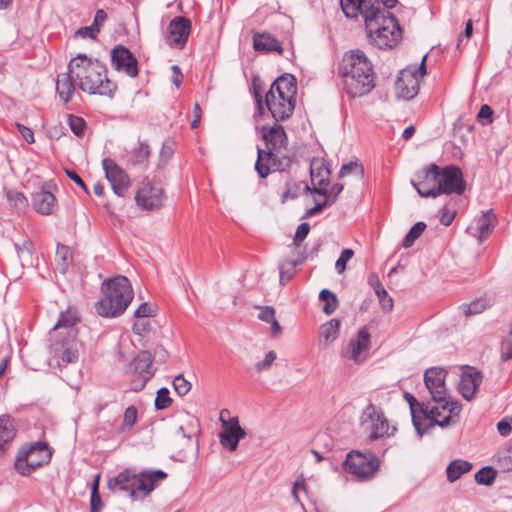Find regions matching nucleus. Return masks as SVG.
Returning <instances> with one entry per match:
<instances>
[{"instance_id":"nucleus-3","label":"nucleus","mask_w":512,"mask_h":512,"mask_svg":"<svg viewBox=\"0 0 512 512\" xmlns=\"http://www.w3.org/2000/svg\"><path fill=\"white\" fill-rule=\"evenodd\" d=\"M68 68L83 92L112 97L116 91V84L107 76L106 66L97 59L78 54L70 60Z\"/></svg>"},{"instance_id":"nucleus-18","label":"nucleus","mask_w":512,"mask_h":512,"mask_svg":"<svg viewBox=\"0 0 512 512\" xmlns=\"http://www.w3.org/2000/svg\"><path fill=\"white\" fill-rule=\"evenodd\" d=\"M438 170L439 166L432 163L425 167L417 179H412L411 184L422 197L436 198L439 196L438 189Z\"/></svg>"},{"instance_id":"nucleus-49","label":"nucleus","mask_w":512,"mask_h":512,"mask_svg":"<svg viewBox=\"0 0 512 512\" xmlns=\"http://www.w3.org/2000/svg\"><path fill=\"white\" fill-rule=\"evenodd\" d=\"M276 359H277L276 352L275 351H269L268 353H266V355H265L263 360L258 361V362H256L254 364L253 369L257 373H262V372H265V371H269Z\"/></svg>"},{"instance_id":"nucleus-6","label":"nucleus","mask_w":512,"mask_h":512,"mask_svg":"<svg viewBox=\"0 0 512 512\" xmlns=\"http://www.w3.org/2000/svg\"><path fill=\"white\" fill-rule=\"evenodd\" d=\"M103 297L96 303V311L103 317L121 315L133 299L132 286L125 276L106 279L101 286Z\"/></svg>"},{"instance_id":"nucleus-58","label":"nucleus","mask_w":512,"mask_h":512,"mask_svg":"<svg viewBox=\"0 0 512 512\" xmlns=\"http://www.w3.org/2000/svg\"><path fill=\"white\" fill-rule=\"evenodd\" d=\"M342 190H343V185L337 183V184H334L330 190L326 189V194H320V195L324 196L325 200L333 199L332 201H330V205H332L333 203H335L338 195L342 192Z\"/></svg>"},{"instance_id":"nucleus-63","label":"nucleus","mask_w":512,"mask_h":512,"mask_svg":"<svg viewBox=\"0 0 512 512\" xmlns=\"http://www.w3.org/2000/svg\"><path fill=\"white\" fill-rule=\"evenodd\" d=\"M456 215L455 211H449L446 207L442 209V214L440 218V222L444 226H449L454 220Z\"/></svg>"},{"instance_id":"nucleus-27","label":"nucleus","mask_w":512,"mask_h":512,"mask_svg":"<svg viewBox=\"0 0 512 512\" xmlns=\"http://www.w3.org/2000/svg\"><path fill=\"white\" fill-rule=\"evenodd\" d=\"M253 49L256 52H277L282 54L281 42L268 32H257L253 35Z\"/></svg>"},{"instance_id":"nucleus-53","label":"nucleus","mask_w":512,"mask_h":512,"mask_svg":"<svg viewBox=\"0 0 512 512\" xmlns=\"http://www.w3.org/2000/svg\"><path fill=\"white\" fill-rule=\"evenodd\" d=\"M173 386L179 396H185L191 390V383L182 374L174 378Z\"/></svg>"},{"instance_id":"nucleus-54","label":"nucleus","mask_w":512,"mask_h":512,"mask_svg":"<svg viewBox=\"0 0 512 512\" xmlns=\"http://www.w3.org/2000/svg\"><path fill=\"white\" fill-rule=\"evenodd\" d=\"M354 256V251L350 248L344 249L335 263V269L338 274L346 270L347 262Z\"/></svg>"},{"instance_id":"nucleus-7","label":"nucleus","mask_w":512,"mask_h":512,"mask_svg":"<svg viewBox=\"0 0 512 512\" xmlns=\"http://www.w3.org/2000/svg\"><path fill=\"white\" fill-rule=\"evenodd\" d=\"M51 457L52 449L46 442L24 445L18 451L14 467L19 474L28 476L37 468L48 464Z\"/></svg>"},{"instance_id":"nucleus-28","label":"nucleus","mask_w":512,"mask_h":512,"mask_svg":"<svg viewBox=\"0 0 512 512\" xmlns=\"http://www.w3.org/2000/svg\"><path fill=\"white\" fill-rule=\"evenodd\" d=\"M370 344V333L362 328L359 330L357 338L351 339L347 349V356L354 360L358 361L361 353L368 349Z\"/></svg>"},{"instance_id":"nucleus-11","label":"nucleus","mask_w":512,"mask_h":512,"mask_svg":"<svg viewBox=\"0 0 512 512\" xmlns=\"http://www.w3.org/2000/svg\"><path fill=\"white\" fill-rule=\"evenodd\" d=\"M426 58L427 55H424L419 67L408 66L401 70L396 88L404 99L410 100L418 94L419 83L426 73Z\"/></svg>"},{"instance_id":"nucleus-64","label":"nucleus","mask_w":512,"mask_h":512,"mask_svg":"<svg viewBox=\"0 0 512 512\" xmlns=\"http://www.w3.org/2000/svg\"><path fill=\"white\" fill-rule=\"evenodd\" d=\"M17 128H18V131L20 132V134L22 135V137L25 139L26 142L28 143H33L35 140H34V133L33 131L22 125V124H19L17 123Z\"/></svg>"},{"instance_id":"nucleus-44","label":"nucleus","mask_w":512,"mask_h":512,"mask_svg":"<svg viewBox=\"0 0 512 512\" xmlns=\"http://www.w3.org/2000/svg\"><path fill=\"white\" fill-rule=\"evenodd\" d=\"M425 229L426 224L424 222L420 221L415 223L404 237L402 243L403 247L410 248L414 244V242L421 236Z\"/></svg>"},{"instance_id":"nucleus-12","label":"nucleus","mask_w":512,"mask_h":512,"mask_svg":"<svg viewBox=\"0 0 512 512\" xmlns=\"http://www.w3.org/2000/svg\"><path fill=\"white\" fill-rule=\"evenodd\" d=\"M125 372L138 377V380L132 381L131 389L136 392L142 390L156 372L152 365V353L148 350L139 352L127 366Z\"/></svg>"},{"instance_id":"nucleus-55","label":"nucleus","mask_w":512,"mask_h":512,"mask_svg":"<svg viewBox=\"0 0 512 512\" xmlns=\"http://www.w3.org/2000/svg\"><path fill=\"white\" fill-rule=\"evenodd\" d=\"M103 507V503H102V500H101V497L99 495V491H98V477L96 478L94 484H93V487H92V491H91V499H90V511H101Z\"/></svg>"},{"instance_id":"nucleus-8","label":"nucleus","mask_w":512,"mask_h":512,"mask_svg":"<svg viewBox=\"0 0 512 512\" xmlns=\"http://www.w3.org/2000/svg\"><path fill=\"white\" fill-rule=\"evenodd\" d=\"M404 399L408 402L412 416V423L417 434L422 437L431 428H427V424L434 420H441L442 412L440 406H430L429 403L418 402L410 393L404 394Z\"/></svg>"},{"instance_id":"nucleus-23","label":"nucleus","mask_w":512,"mask_h":512,"mask_svg":"<svg viewBox=\"0 0 512 512\" xmlns=\"http://www.w3.org/2000/svg\"><path fill=\"white\" fill-rule=\"evenodd\" d=\"M170 44L179 48L184 47L191 33L190 19L182 16L174 17L169 23Z\"/></svg>"},{"instance_id":"nucleus-21","label":"nucleus","mask_w":512,"mask_h":512,"mask_svg":"<svg viewBox=\"0 0 512 512\" xmlns=\"http://www.w3.org/2000/svg\"><path fill=\"white\" fill-rule=\"evenodd\" d=\"M330 169L323 159L314 158L310 163V176L314 194H326L330 183Z\"/></svg>"},{"instance_id":"nucleus-1","label":"nucleus","mask_w":512,"mask_h":512,"mask_svg":"<svg viewBox=\"0 0 512 512\" xmlns=\"http://www.w3.org/2000/svg\"><path fill=\"white\" fill-rule=\"evenodd\" d=\"M355 14L343 12L347 18L361 15L365 22L367 38L379 49H392L402 40V29L397 18L384 7L383 0L359 3Z\"/></svg>"},{"instance_id":"nucleus-38","label":"nucleus","mask_w":512,"mask_h":512,"mask_svg":"<svg viewBox=\"0 0 512 512\" xmlns=\"http://www.w3.org/2000/svg\"><path fill=\"white\" fill-rule=\"evenodd\" d=\"M489 306L490 303L487 299L478 298L473 300L471 303H463L459 306V309L465 316H472L482 313Z\"/></svg>"},{"instance_id":"nucleus-48","label":"nucleus","mask_w":512,"mask_h":512,"mask_svg":"<svg viewBox=\"0 0 512 512\" xmlns=\"http://www.w3.org/2000/svg\"><path fill=\"white\" fill-rule=\"evenodd\" d=\"M500 358L503 362L512 359V322L507 337L501 341Z\"/></svg>"},{"instance_id":"nucleus-59","label":"nucleus","mask_w":512,"mask_h":512,"mask_svg":"<svg viewBox=\"0 0 512 512\" xmlns=\"http://www.w3.org/2000/svg\"><path fill=\"white\" fill-rule=\"evenodd\" d=\"M333 199H331L332 201ZM315 206L308 209L305 213V217H312L316 214H319L325 207L329 206L330 205V200H325L323 202H318L316 199H315Z\"/></svg>"},{"instance_id":"nucleus-45","label":"nucleus","mask_w":512,"mask_h":512,"mask_svg":"<svg viewBox=\"0 0 512 512\" xmlns=\"http://www.w3.org/2000/svg\"><path fill=\"white\" fill-rule=\"evenodd\" d=\"M67 123L71 129V131L78 137H82L87 128L86 121L77 115L68 114L67 115Z\"/></svg>"},{"instance_id":"nucleus-35","label":"nucleus","mask_w":512,"mask_h":512,"mask_svg":"<svg viewBox=\"0 0 512 512\" xmlns=\"http://www.w3.org/2000/svg\"><path fill=\"white\" fill-rule=\"evenodd\" d=\"M150 156V149L146 143H140L137 148H134L127 156V163L132 166L143 165L147 162Z\"/></svg>"},{"instance_id":"nucleus-13","label":"nucleus","mask_w":512,"mask_h":512,"mask_svg":"<svg viewBox=\"0 0 512 512\" xmlns=\"http://www.w3.org/2000/svg\"><path fill=\"white\" fill-rule=\"evenodd\" d=\"M165 200L164 189L159 185L144 178L139 184L135 202L143 210H157L163 206Z\"/></svg>"},{"instance_id":"nucleus-14","label":"nucleus","mask_w":512,"mask_h":512,"mask_svg":"<svg viewBox=\"0 0 512 512\" xmlns=\"http://www.w3.org/2000/svg\"><path fill=\"white\" fill-rule=\"evenodd\" d=\"M438 193L461 195L466 189L461 169L455 165H448L438 170Z\"/></svg>"},{"instance_id":"nucleus-19","label":"nucleus","mask_w":512,"mask_h":512,"mask_svg":"<svg viewBox=\"0 0 512 512\" xmlns=\"http://www.w3.org/2000/svg\"><path fill=\"white\" fill-rule=\"evenodd\" d=\"M228 412L222 410L220 413V419L222 420V431L220 433V443L223 447L228 448L230 451H234L238 447L239 441L245 437V430L239 425L238 418H231L229 421L223 420V414Z\"/></svg>"},{"instance_id":"nucleus-4","label":"nucleus","mask_w":512,"mask_h":512,"mask_svg":"<svg viewBox=\"0 0 512 512\" xmlns=\"http://www.w3.org/2000/svg\"><path fill=\"white\" fill-rule=\"evenodd\" d=\"M447 371L442 368L432 367L424 373V383L435 406H440V411H448V415L442 416L441 420H434L427 424V428L440 426L442 428L455 425L459 421L462 406L459 401L451 400L445 380Z\"/></svg>"},{"instance_id":"nucleus-10","label":"nucleus","mask_w":512,"mask_h":512,"mask_svg":"<svg viewBox=\"0 0 512 512\" xmlns=\"http://www.w3.org/2000/svg\"><path fill=\"white\" fill-rule=\"evenodd\" d=\"M362 426L369 431L370 440L393 436L396 431V427H390L384 413L372 403L368 404L362 414Z\"/></svg>"},{"instance_id":"nucleus-5","label":"nucleus","mask_w":512,"mask_h":512,"mask_svg":"<svg viewBox=\"0 0 512 512\" xmlns=\"http://www.w3.org/2000/svg\"><path fill=\"white\" fill-rule=\"evenodd\" d=\"M167 474L163 470L143 471L139 474L125 469L107 482L110 491L126 492L132 499L138 500L148 496L158 481L164 480Z\"/></svg>"},{"instance_id":"nucleus-25","label":"nucleus","mask_w":512,"mask_h":512,"mask_svg":"<svg viewBox=\"0 0 512 512\" xmlns=\"http://www.w3.org/2000/svg\"><path fill=\"white\" fill-rule=\"evenodd\" d=\"M475 221L476 228L474 229L469 227L467 231L472 236L476 237L479 240V242H483L484 240H486L498 223L497 216L494 213L493 209H489L480 217H478Z\"/></svg>"},{"instance_id":"nucleus-30","label":"nucleus","mask_w":512,"mask_h":512,"mask_svg":"<svg viewBox=\"0 0 512 512\" xmlns=\"http://www.w3.org/2000/svg\"><path fill=\"white\" fill-rule=\"evenodd\" d=\"M32 203L38 213L49 215L55 206L56 198L51 192L41 190L33 194Z\"/></svg>"},{"instance_id":"nucleus-26","label":"nucleus","mask_w":512,"mask_h":512,"mask_svg":"<svg viewBox=\"0 0 512 512\" xmlns=\"http://www.w3.org/2000/svg\"><path fill=\"white\" fill-rule=\"evenodd\" d=\"M263 139L266 148L279 155L280 150L287 144V135L282 125L274 124L272 127H262Z\"/></svg>"},{"instance_id":"nucleus-57","label":"nucleus","mask_w":512,"mask_h":512,"mask_svg":"<svg viewBox=\"0 0 512 512\" xmlns=\"http://www.w3.org/2000/svg\"><path fill=\"white\" fill-rule=\"evenodd\" d=\"M168 357L169 353L162 345H157L153 349L152 361L154 360L157 363H165Z\"/></svg>"},{"instance_id":"nucleus-34","label":"nucleus","mask_w":512,"mask_h":512,"mask_svg":"<svg viewBox=\"0 0 512 512\" xmlns=\"http://www.w3.org/2000/svg\"><path fill=\"white\" fill-rule=\"evenodd\" d=\"M472 469V464L466 460L456 459L449 463L446 469L447 479L449 482H455L463 474Z\"/></svg>"},{"instance_id":"nucleus-50","label":"nucleus","mask_w":512,"mask_h":512,"mask_svg":"<svg viewBox=\"0 0 512 512\" xmlns=\"http://www.w3.org/2000/svg\"><path fill=\"white\" fill-rule=\"evenodd\" d=\"M171 403L172 399L170 398L169 390L165 387L160 388L157 391V395L154 402L156 410L166 409L171 405Z\"/></svg>"},{"instance_id":"nucleus-16","label":"nucleus","mask_w":512,"mask_h":512,"mask_svg":"<svg viewBox=\"0 0 512 512\" xmlns=\"http://www.w3.org/2000/svg\"><path fill=\"white\" fill-rule=\"evenodd\" d=\"M102 167L105 171L106 179L112 186L113 192L119 197H124L131 185L126 171L111 158H104L102 160Z\"/></svg>"},{"instance_id":"nucleus-37","label":"nucleus","mask_w":512,"mask_h":512,"mask_svg":"<svg viewBox=\"0 0 512 512\" xmlns=\"http://www.w3.org/2000/svg\"><path fill=\"white\" fill-rule=\"evenodd\" d=\"M57 270L64 274L72 262V253L68 246L58 244L56 250Z\"/></svg>"},{"instance_id":"nucleus-47","label":"nucleus","mask_w":512,"mask_h":512,"mask_svg":"<svg viewBox=\"0 0 512 512\" xmlns=\"http://www.w3.org/2000/svg\"><path fill=\"white\" fill-rule=\"evenodd\" d=\"M496 477V471L492 467H483L475 474V481L481 485H491Z\"/></svg>"},{"instance_id":"nucleus-9","label":"nucleus","mask_w":512,"mask_h":512,"mask_svg":"<svg viewBox=\"0 0 512 512\" xmlns=\"http://www.w3.org/2000/svg\"><path fill=\"white\" fill-rule=\"evenodd\" d=\"M380 467L379 458L372 452L351 451L344 461V469L362 480L371 479Z\"/></svg>"},{"instance_id":"nucleus-17","label":"nucleus","mask_w":512,"mask_h":512,"mask_svg":"<svg viewBox=\"0 0 512 512\" xmlns=\"http://www.w3.org/2000/svg\"><path fill=\"white\" fill-rule=\"evenodd\" d=\"M290 158L283 157L282 159L278 154L269 149L257 148V160L255 163V170L260 178H267L270 174L271 168L275 170L284 171L290 166Z\"/></svg>"},{"instance_id":"nucleus-29","label":"nucleus","mask_w":512,"mask_h":512,"mask_svg":"<svg viewBox=\"0 0 512 512\" xmlns=\"http://www.w3.org/2000/svg\"><path fill=\"white\" fill-rule=\"evenodd\" d=\"M75 77L69 70L66 73L60 74L56 83V90L60 99L64 103H68L75 92Z\"/></svg>"},{"instance_id":"nucleus-2","label":"nucleus","mask_w":512,"mask_h":512,"mask_svg":"<svg viewBox=\"0 0 512 512\" xmlns=\"http://www.w3.org/2000/svg\"><path fill=\"white\" fill-rule=\"evenodd\" d=\"M346 93L351 97L368 94L375 86L372 64L359 49L346 52L338 66Z\"/></svg>"},{"instance_id":"nucleus-56","label":"nucleus","mask_w":512,"mask_h":512,"mask_svg":"<svg viewBox=\"0 0 512 512\" xmlns=\"http://www.w3.org/2000/svg\"><path fill=\"white\" fill-rule=\"evenodd\" d=\"M309 231H310V225L307 222L301 223L296 229L294 239H293L294 244L297 246L300 245L304 241V239L307 237Z\"/></svg>"},{"instance_id":"nucleus-15","label":"nucleus","mask_w":512,"mask_h":512,"mask_svg":"<svg viewBox=\"0 0 512 512\" xmlns=\"http://www.w3.org/2000/svg\"><path fill=\"white\" fill-rule=\"evenodd\" d=\"M54 358L61 360L64 364L74 363L78 360L79 349L76 341V333L69 330L57 338L50 346Z\"/></svg>"},{"instance_id":"nucleus-61","label":"nucleus","mask_w":512,"mask_h":512,"mask_svg":"<svg viewBox=\"0 0 512 512\" xmlns=\"http://www.w3.org/2000/svg\"><path fill=\"white\" fill-rule=\"evenodd\" d=\"M99 32L100 31L98 28L94 27L93 25H90V26L81 27L80 29H78L77 35H80L84 38L89 37L91 39H96Z\"/></svg>"},{"instance_id":"nucleus-33","label":"nucleus","mask_w":512,"mask_h":512,"mask_svg":"<svg viewBox=\"0 0 512 512\" xmlns=\"http://www.w3.org/2000/svg\"><path fill=\"white\" fill-rule=\"evenodd\" d=\"M308 192L314 194L313 189L309 187L305 181L290 179L286 181L285 190L282 193L281 200L282 202H285L288 199H296L301 194Z\"/></svg>"},{"instance_id":"nucleus-22","label":"nucleus","mask_w":512,"mask_h":512,"mask_svg":"<svg viewBox=\"0 0 512 512\" xmlns=\"http://www.w3.org/2000/svg\"><path fill=\"white\" fill-rule=\"evenodd\" d=\"M483 380L482 373L475 369L474 367H467L465 371H463L460 382H459V391L463 398L470 401L472 400Z\"/></svg>"},{"instance_id":"nucleus-20","label":"nucleus","mask_w":512,"mask_h":512,"mask_svg":"<svg viewBox=\"0 0 512 512\" xmlns=\"http://www.w3.org/2000/svg\"><path fill=\"white\" fill-rule=\"evenodd\" d=\"M111 62L117 71L125 72L130 77L138 75V62L131 51L123 45L115 46L111 51Z\"/></svg>"},{"instance_id":"nucleus-46","label":"nucleus","mask_w":512,"mask_h":512,"mask_svg":"<svg viewBox=\"0 0 512 512\" xmlns=\"http://www.w3.org/2000/svg\"><path fill=\"white\" fill-rule=\"evenodd\" d=\"M138 410L134 405L126 408L123 415V422L121 425V431H130L137 422Z\"/></svg>"},{"instance_id":"nucleus-51","label":"nucleus","mask_w":512,"mask_h":512,"mask_svg":"<svg viewBox=\"0 0 512 512\" xmlns=\"http://www.w3.org/2000/svg\"><path fill=\"white\" fill-rule=\"evenodd\" d=\"M352 173L355 174L356 176H358L359 178H362L364 175L363 166L361 164H359L358 162H349V163L343 164L340 169V172H339V177L343 178Z\"/></svg>"},{"instance_id":"nucleus-31","label":"nucleus","mask_w":512,"mask_h":512,"mask_svg":"<svg viewBox=\"0 0 512 512\" xmlns=\"http://www.w3.org/2000/svg\"><path fill=\"white\" fill-rule=\"evenodd\" d=\"M367 282L374 289L382 309L384 311H391L393 308V299L382 286L378 275L375 272L370 273Z\"/></svg>"},{"instance_id":"nucleus-43","label":"nucleus","mask_w":512,"mask_h":512,"mask_svg":"<svg viewBox=\"0 0 512 512\" xmlns=\"http://www.w3.org/2000/svg\"><path fill=\"white\" fill-rule=\"evenodd\" d=\"M292 496L296 503L300 504L304 509L303 498L308 496L306 480L303 475L297 477L292 487Z\"/></svg>"},{"instance_id":"nucleus-62","label":"nucleus","mask_w":512,"mask_h":512,"mask_svg":"<svg viewBox=\"0 0 512 512\" xmlns=\"http://www.w3.org/2000/svg\"><path fill=\"white\" fill-rule=\"evenodd\" d=\"M134 315L137 318L150 317L153 315V309L147 303H142L136 309Z\"/></svg>"},{"instance_id":"nucleus-60","label":"nucleus","mask_w":512,"mask_h":512,"mask_svg":"<svg viewBox=\"0 0 512 512\" xmlns=\"http://www.w3.org/2000/svg\"><path fill=\"white\" fill-rule=\"evenodd\" d=\"M258 317L262 321L271 323L275 319V310L270 306L262 307Z\"/></svg>"},{"instance_id":"nucleus-39","label":"nucleus","mask_w":512,"mask_h":512,"mask_svg":"<svg viewBox=\"0 0 512 512\" xmlns=\"http://www.w3.org/2000/svg\"><path fill=\"white\" fill-rule=\"evenodd\" d=\"M339 330L340 321L338 319H331L321 326L320 336L326 343H331L337 339Z\"/></svg>"},{"instance_id":"nucleus-24","label":"nucleus","mask_w":512,"mask_h":512,"mask_svg":"<svg viewBox=\"0 0 512 512\" xmlns=\"http://www.w3.org/2000/svg\"><path fill=\"white\" fill-rule=\"evenodd\" d=\"M265 106L277 121H285L290 118L295 109V102L275 99L272 92L265 95Z\"/></svg>"},{"instance_id":"nucleus-40","label":"nucleus","mask_w":512,"mask_h":512,"mask_svg":"<svg viewBox=\"0 0 512 512\" xmlns=\"http://www.w3.org/2000/svg\"><path fill=\"white\" fill-rule=\"evenodd\" d=\"M78 321L77 313L76 311L67 310L66 312L61 313L56 325L54 326V331H58L61 329H64L65 333L69 330H73L72 327L76 324Z\"/></svg>"},{"instance_id":"nucleus-36","label":"nucleus","mask_w":512,"mask_h":512,"mask_svg":"<svg viewBox=\"0 0 512 512\" xmlns=\"http://www.w3.org/2000/svg\"><path fill=\"white\" fill-rule=\"evenodd\" d=\"M271 87H274L275 90H284L286 91L287 97H292L296 95V79L290 75H282L278 77L271 85Z\"/></svg>"},{"instance_id":"nucleus-32","label":"nucleus","mask_w":512,"mask_h":512,"mask_svg":"<svg viewBox=\"0 0 512 512\" xmlns=\"http://www.w3.org/2000/svg\"><path fill=\"white\" fill-rule=\"evenodd\" d=\"M16 435V427L13 419L9 415L0 416V454L5 451L8 445Z\"/></svg>"},{"instance_id":"nucleus-42","label":"nucleus","mask_w":512,"mask_h":512,"mask_svg":"<svg viewBox=\"0 0 512 512\" xmlns=\"http://www.w3.org/2000/svg\"><path fill=\"white\" fill-rule=\"evenodd\" d=\"M319 299L324 302L323 312L330 315L335 312L338 307L337 296L328 289H323L319 294Z\"/></svg>"},{"instance_id":"nucleus-41","label":"nucleus","mask_w":512,"mask_h":512,"mask_svg":"<svg viewBox=\"0 0 512 512\" xmlns=\"http://www.w3.org/2000/svg\"><path fill=\"white\" fill-rule=\"evenodd\" d=\"M304 261V258L299 260H289L282 263L279 267L280 270V284L285 285L292 279L296 272V267Z\"/></svg>"},{"instance_id":"nucleus-52","label":"nucleus","mask_w":512,"mask_h":512,"mask_svg":"<svg viewBox=\"0 0 512 512\" xmlns=\"http://www.w3.org/2000/svg\"><path fill=\"white\" fill-rule=\"evenodd\" d=\"M8 201L18 210H24L27 206V199L23 193L9 190L6 193Z\"/></svg>"}]
</instances>
